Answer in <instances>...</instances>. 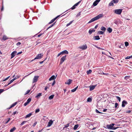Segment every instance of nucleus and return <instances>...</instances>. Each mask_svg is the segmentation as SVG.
Instances as JSON below:
<instances>
[{"label":"nucleus","mask_w":132,"mask_h":132,"mask_svg":"<svg viewBox=\"0 0 132 132\" xmlns=\"http://www.w3.org/2000/svg\"><path fill=\"white\" fill-rule=\"evenodd\" d=\"M103 16V14H101L96 16L95 17L92 19L88 23H89L96 20L100 18H101Z\"/></svg>","instance_id":"1"},{"label":"nucleus","mask_w":132,"mask_h":132,"mask_svg":"<svg viewBox=\"0 0 132 132\" xmlns=\"http://www.w3.org/2000/svg\"><path fill=\"white\" fill-rule=\"evenodd\" d=\"M122 11V9H116L114 10V13L117 14L119 15L120 14Z\"/></svg>","instance_id":"2"},{"label":"nucleus","mask_w":132,"mask_h":132,"mask_svg":"<svg viewBox=\"0 0 132 132\" xmlns=\"http://www.w3.org/2000/svg\"><path fill=\"white\" fill-rule=\"evenodd\" d=\"M43 56V54H38L36 56V57L34 58V59L32 60V61L35 60L36 59H41L42 57Z\"/></svg>","instance_id":"3"},{"label":"nucleus","mask_w":132,"mask_h":132,"mask_svg":"<svg viewBox=\"0 0 132 132\" xmlns=\"http://www.w3.org/2000/svg\"><path fill=\"white\" fill-rule=\"evenodd\" d=\"M114 125L113 123H111L110 125H107L105 128L109 129H112V126H113Z\"/></svg>","instance_id":"4"},{"label":"nucleus","mask_w":132,"mask_h":132,"mask_svg":"<svg viewBox=\"0 0 132 132\" xmlns=\"http://www.w3.org/2000/svg\"><path fill=\"white\" fill-rule=\"evenodd\" d=\"M66 55H65L62 57L60 59V64H62L66 59Z\"/></svg>","instance_id":"5"},{"label":"nucleus","mask_w":132,"mask_h":132,"mask_svg":"<svg viewBox=\"0 0 132 132\" xmlns=\"http://www.w3.org/2000/svg\"><path fill=\"white\" fill-rule=\"evenodd\" d=\"M87 46L86 45V44H85V45H82L81 46H80L79 47V48L81 49H82V50H85L87 48Z\"/></svg>","instance_id":"6"},{"label":"nucleus","mask_w":132,"mask_h":132,"mask_svg":"<svg viewBox=\"0 0 132 132\" xmlns=\"http://www.w3.org/2000/svg\"><path fill=\"white\" fill-rule=\"evenodd\" d=\"M16 53L17 52L16 51H15L13 52L11 54V58L12 59L14 57Z\"/></svg>","instance_id":"7"},{"label":"nucleus","mask_w":132,"mask_h":132,"mask_svg":"<svg viewBox=\"0 0 132 132\" xmlns=\"http://www.w3.org/2000/svg\"><path fill=\"white\" fill-rule=\"evenodd\" d=\"M39 76H35L33 79V82L34 83L37 81Z\"/></svg>","instance_id":"8"},{"label":"nucleus","mask_w":132,"mask_h":132,"mask_svg":"<svg viewBox=\"0 0 132 132\" xmlns=\"http://www.w3.org/2000/svg\"><path fill=\"white\" fill-rule=\"evenodd\" d=\"M127 104V101L124 100H123L122 102V106L124 107L125 106V105Z\"/></svg>","instance_id":"9"},{"label":"nucleus","mask_w":132,"mask_h":132,"mask_svg":"<svg viewBox=\"0 0 132 132\" xmlns=\"http://www.w3.org/2000/svg\"><path fill=\"white\" fill-rule=\"evenodd\" d=\"M101 0H96L93 3V5L94 6H96Z\"/></svg>","instance_id":"10"},{"label":"nucleus","mask_w":132,"mask_h":132,"mask_svg":"<svg viewBox=\"0 0 132 132\" xmlns=\"http://www.w3.org/2000/svg\"><path fill=\"white\" fill-rule=\"evenodd\" d=\"M96 85H92L91 86H89L90 87L89 90L90 91L92 90H93L95 88V87L96 86Z\"/></svg>","instance_id":"11"},{"label":"nucleus","mask_w":132,"mask_h":132,"mask_svg":"<svg viewBox=\"0 0 132 132\" xmlns=\"http://www.w3.org/2000/svg\"><path fill=\"white\" fill-rule=\"evenodd\" d=\"M53 123V121L52 120H50L47 124L48 127H50L51 126Z\"/></svg>","instance_id":"12"},{"label":"nucleus","mask_w":132,"mask_h":132,"mask_svg":"<svg viewBox=\"0 0 132 132\" xmlns=\"http://www.w3.org/2000/svg\"><path fill=\"white\" fill-rule=\"evenodd\" d=\"M57 77V75L55 76L54 75L52 76L49 79V80L51 81L55 79Z\"/></svg>","instance_id":"13"},{"label":"nucleus","mask_w":132,"mask_h":132,"mask_svg":"<svg viewBox=\"0 0 132 132\" xmlns=\"http://www.w3.org/2000/svg\"><path fill=\"white\" fill-rule=\"evenodd\" d=\"M95 30L94 29H90L89 31V34L90 35L93 32H94L95 31Z\"/></svg>","instance_id":"14"},{"label":"nucleus","mask_w":132,"mask_h":132,"mask_svg":"<svg viewBox=\"0 0 132 132\" xmlns=\"http://www.w3.org/2000/svg\"><path fill=\"white\" fill-rule=\"evenodd\" d=\"M61 54H68V52L66 50H64L61 52Z\"/></svg>","instance_id":"15"},{"label":"nucleus","mask_w":132,"mask_h":132,"mask_svg":"<svg viewBox=\"0 0 132 132\" xmlns=\"http://www.w3.org/2000/svg\"><path fill=\"white\" fill-rule=\"evenodd\" d=\"M17 103V102H15L13 104H12L11 105V106H10V107L9 108H8L7 109H10L11 108H12V107H13L15 105H16V104Z\"/></svg>","instance_id":"16"},{"label":"nucleus","mask_w":132,"mask_h":132,"mask_svg":"<svg viewBox=\"0 0 132 132\" xmlns=\"http://www.w3.org/2000/svg\"><path fill=\"white\" fill-rule=\"evenodd\" d=\"M72 81V80L70 79H69L67 82H65V84L70 85Z\"/></svg>","instance_id":"17"},{"label":"nucleus","mask_w":132,"mask_h":132,"mask_svg":"<svg viewBox=\"0 0 132 132\" xmlns=\"http://www.w3.org/2000/svg\"><path fill=\"white\" fill-rule=\"evenodd\" d=\"M56 20V19L55 18H54L53 19H52L50 21V22H49L47 24V25H48V24H51L52 23H53Z\"/></svg>","instance_id":"18"},{"label":"nucleus","mask_w":132,"mask_h":132,"mask_svg":"<svg viewBox=\"0 0 132 132\" xmlns=\"http://www.w3.org/2000/svg\"><path fill=\"white\" fill-rule=\"evenodd\" d=\"M100 39V38L98 36H96L94 37V40H98Z\"/></svg>","instance_id":"19"},{"label":"nucleus","mask_w":132,"mask_h":132,"mask_svg":"<svg viewBox=\"0 0 132 132\" xmlns=\"http://www.w3.org/2000/svg\"><path fill=\"white\" fill-rule=\"evenodd\" d=\"M32 115L31 113H30L27 115L25 118H27L30 117Z\"/></svg>","instance_id":"20"},{"label":"nucleus","mask_w":132,"mask_h":132,"mask_svg":"<svg viewBox=\"0 0 132 132\" xmlns=\"http://www.w3.org/2000/svg\"><path fill=\"white\" fill-rule=\"evenodd\" d=\"M8 39V38L5 35H4L2 38V39L4 40H6Z\"/></svg>","instance_id":"21"},{"label":"nucleus","mask_w":132,"mask_h":132,"mask_svg":"<svg viewBox=\"0 0 132 132\" xmlns=\"http://www.w3.org/2000/svg\"><path fill=\"white\" fill-rule=\"evenodd\" d=\"M16 129V128L15 127H14L13 128L11 129V130H10V132H13Z\"/></svg>","instance_id":"22"},{"label":"nucleus","mask_w":132,"mask_h":132,"mask_svg":"<svg viewBox=\"0 0 132 132\" xmlns=\"http://www.w3.org/2000/svg\"><path fill=\"white\" fill-rule=\"evenodd\" d=\"M107 30V31H108L110 33H111L112 32V29L111 28H110V27L108 28Z\"/></svg>","instance_id":"23"},{"label":"nucleus","mask_w":132,"mask_h":132,"mask_svg":"<svg viewBox=\"0 0 132 132\" xmlns=\"http://www.w3.org/2000/svg\"><path fill=\"white\" fill-rule=\"evenodd\" d=\"M114 5L113 1H112L109 4V6H113Z\"/></svg>","instance_id":"24"},{"label":"nucleus","mask_w":132,"mask_h":132,"mask_svg":"<svg viewBox=\"0 0 132 132\" xmlns=\"http://www.w3.org/2000/svg\"><path fill=\"white\" fill-rule=\"evenodd\" d=\"M79 127V125L78 124H77L76 125H75L74 127H73V129L75 130L77 128H78V127Z\"/></svg>","instance_id":"25"},{"label":"nucleus","mask_w":132,"mask_h":132,"mask_svg":"<svg viewBox=\"0 0 132 132\" xmlns=\"http://www.w3.org/2000/svg\"><path fill=\"white\" fill-rule=\"evenodd\" d=\"M101 29L104 31H105L106 29L105 27L102 26L101 27Z\"/></svg>","instance_id":"26"},{"label":"nucleus","mask_w":132,"mask_h":132,"mask_svg":"<svg viewBox=\"0 0 132 132\" xmlns=\"http://www.w3.org/2000/svg\"><path fill=\"white\" fill-rule=\"evenodd\" d=\"M54 96V95H52L49 96L48 97L49 99L50 100L52 99L53 98V97Z\"/></svg>","instance_id":"27"},{"label":"nucleus","mask_w":132,"mask_h":132,"mask_svg":"<svg viewBox=\"0 0 132 132\" xmlns=\"http://www.w3.org/2000/svg\"><path fill=\"white\" fill-rule=\"evenodd\" d=\"M92 72V71L91 70H89L87 71L86 73L87 75H89Z\"/></svg>","instance_id":"28"},{"label":"nucleus","mask_w":132,"mask_h":132,"mask_svg":"<svg viewBox=\"0 0 132 132\" xmlns=\"http://www.w3.org/2000/svg\"><path fill=\"white\" fill-rule=\"evenodd\" d=\"M78 87V86H77L74 89H72L71 90V92H75L76 90L77 89V88Z\"/></svg>","instance_id":"29"},{"label":"nucleus","mask_w":132,"mask_h":132,"mask_svg":"<svg viewBox=\"0 0 132 132\" xmlns=\"http://www.w3.org/2000/svg\"><path fill=\"white\" fill-rule=\"evenodd\" d=\"M42 93H39L36 96V97L38 98L40 97L42 95Z\"/></svg>","instance_id":"30"},{"label":"nucleus","mask_w":132,"mask_h":132,"mask_svg":"<svg viewBox=\"0 0 132 132\" xmlns=\"http://www.w3.org/2000/svg\"><path fill=\"white\" fill-rule=\"evenodd\" d=\"M98 33L99 34L103 35L104 34V32L102 31H99L98 32Z\"/></svg>","instance_id":"31"},{"label":"nucleus","mask_w":132,"mask_h":132,"mask_svg":"<svg viewBox=\"0 0 132 132\" xmlns=\"http://www.w3.org/2000/svg\"><path fill=\"white\" fill-rule=\"evenodd\" d=\"M92 101V99L90 97L88 98L87 99V102H91Z\"/></svg>","instance_id":"32"},{"label":"nucleus","mask_w":132,"mask_h":132,"mask_svg":"<svg viewBox=\"0 0 132 132\" xmlns=\"http://www.w3.org/2000/svg\"><path fill=\"white\" fill-rule=\"evenodd\" d=\"M64 127L63 128V129L69 127V123H68L67 125H64Z\"/></svg>","instance_id":"33"},{"label":"nucleus","mask_w":132,"mask_h":132,"mask_svg":"<svg viewBox=\"0 0 132 132\" xmlns=\"http://www.w3.org/2000/svg\"><path fill=\"white\" fill-rule=\"evenodd\" d=\"M112 1L115 4H117L118 2V0H112Z\"/></svg>","instance_id":"34"},{"label":"nucleus","mask_w":132,"mask_h":132,"mask_svg":"<svg viewBox=\"0 0 132 132\" xmlns=\"http://www.w3.org/2000/svg\"><path fill=\"white\" fill-rule=\"evenodd\" d=\"M27 121H23L20 124V125L22 126L23 125L24 123L27 122Z\"/></svg>","instance_id":"35"},{"label":"nucleus","mask_w":132,"mask_h":132,"mask_svg":"<svg viewBox=\"0 0 132 132\" xmlns=\"http://www.w3.org/2000/svg\"><path fill=\"white\" fill-rule=\"evenodd\" d=\"M31 98H28V99L27 100V102H28V103H29V102L31 101Z\"/></svg>","instance_id":"36"},{"label":"nucleus","mask_w":132,"mask_h":132,"mask_svg":"<svg viewBox=\"0 0 132 132\" xmlns=\"http://www.w3.org/2000/svg\"><path fill=\"white\" fill-rule=\"evenodd\" d=\"M130 76H125L124 78L126 80H127L128 79H129V78Z\"/></svg>","instance_id":"37"},{"label":"nucleus","mask_w":132,"mask_h":132,"mask_svg":"<svg viewBox=\"0 0 132 132\" xmlns=\"http://www.w3.org/2000/svg\"><path fill=\"white\" fill-rule=\"evenodd\" d=\"M132 57V55H131L130 56H127L125 58V59H130V58H131Z\"/></svg>","instance_id":"38"},{"label":"nucleus","mask_w":132,"mask_h":132,"mask_svg":"<svg viewBox=\"0 0 132 132\" xmlns=\"http://www.w3.org/2000/svg\"><path fill=\"white\" fill-rule=\"evenodd\" d=\"M125 45L126 47H127L129 45V43L128 42H125Z\"/></svg>","instance_id":"39"},{"label":"nucleus","mask_w":132,"mask_h":132,"mask_svg":"<svg viewBox=\"0 0 132 132\" xmlns=\"http://www.w3.org/2000/svg\"><path fill=\"white\" fill-rule=\"evenodd\" d=\"M56 23V22H54L49 27L50 28H51L53 26H54L55 24Z\"/></svg>","instance_id":"40"},{"label":"nucleus","mask_w":132,"mask_h":132,"mask_svg":"<svg viewBox=\"0 0 132 132\" xmlns=\"http://www.w3.org/2000/svg\"><path fill=\"white\" fill-rule=\"evenodd\" d=\"M30 90H27V91L26 92V93L25 94V95L27 94H28L30 92Z\"/></svg>","instance_id":"41"},{"label":"nucleus","mask_w":132,"mask_h":132,"mask_svg":"<svg viewBox=\"0 0 132 132\" xmlns=\"http://www.w3.org/2000/svg\"><path fill=\"white\" fill-rule=\"evenodd\" d=\"M81 1H80L78 2L77 3H76V4H75L74 5L75 6V7L77 6L79 4V3Z\"/></svg>","instance_id":"42"},{"label":"nucleus","mask_w":132,"mask_h":132,"mask_svg":"<svg viewBox=\"0 0 132 132\" xmlns=\"http://www.w3.org/2000/svg\"><path fill=\"white\" fill-rule=\"evenodd\" d=\"M116 98L119 102L120 101L121 99L119 97L116 96Z\"/></svg>","instance_id":"43"},{"label":"nucleus","mask_w":132,"mask_h":132,"mask_svg":"<svg viewBox=\"0 0 132 132\" xmlns=\"http://www.w3.org/2000/svg\"><path fill=\"white\" fill-rule=\"evenodd\" d=\"M96 112L97 113H102L99 111L97 110H96Z\"/></svg>","instance_id":"44"},{"label":"nucleus","mask_w":132,"mask_h":132,"mask_svg":"<svg viewBox=\"0 0 132 132\" xmlns=\"http://www.w3.org/2000/svg\"><path fill=\"white\" fill-rule=\"evenodd\" d=\"M39 111L40 110L39 109H37L36 110L35 112L36 113H37L39 112Z\"/></svg>","instance_id":"45"},{"label":"nucleus","mask_w":132,"mask_h":132,"mask_svg":"<svg viewBox=\"0 0 132 132\" xmlns=\"http://www.w3.org/2000/svg\"><path fill=\"white\" fill-rule=\"evenodd\" d=\"M10 118H9L8 120H7V121H6L5 122V124H6L8 123V122L10 121Z\"/></svg>","instance_id":"46"},{"label":"nucleus","mask_w":132,"mask_h":132,"mask_svg":"<svg viewBox=\"0 0 132 132\" xmlns=\"http://www.w3.org/2000/svg\"><path fill=\"white\" fill-rule=\"evenodd\" d=\"M10 77V76H9L7 77V78H5V79H4L3 80V81H6V80H7Z\"/></svg>","instance_id":"47"},{"label":"nucleus","mask_w":132,"mask_h":132,"mask_svg":"<svg viewBox=\"0 0 132 132\" xmlns=\"http://www.w3.org/2000/svg\"><path fill=\"white\" fill-rule=\"evenodd\" d=\"M118 104L117 103H116L115 104V108H117V107Z\"/></svg>","instance_id":"48"},{"label":"nucleus","mask_w":132,"mask_h":132,"mask_svg":"<svg viewBox=\"0 0 132 132\" xmlns=\"http://www.w3.org/2000/svg\"><path fill=\"white\" fill-rule=\"evenodd\" d=\"M80 13H81V12H79L78 14H77V15H76V16L77 17H78L79 16L80 14H80Z\"/></svg>","instance_id":"49"},{"label":"nucleus","mask_w":132,"mask_h":132,"mask_svg":"<svg viewBox=\"0 0 132 132\" xmlns=\"http://www.w3.org/2000/svg\"><path fill=\"white\" fill-rule=\"evenodd\" d=\"M75 5H74L71 8V9L72 10H73V9H75L76 7H75Z\"/></svg>","instance_id":"50"},{"label":"nucleus","mask_w":132,"mask_h":132,"mask_svg":"<svg viewBox=\"0 0 132 132\" xmlns=\"http://www.w3.org/2000/svg\"><path fill=\"white\" fill-rule=\"evenodd\" d=\"M4 90L2 89H0V94L3 92Z\"/></svg>","instance_id":"51"},{"label":"nucleus","mask_w":132,"mask_h":132,"mask_svg":"<svg viewBox=\"0 0 132 132\" xmlns=\"http://www.w3.org/2000/svg\"><path fill=\"white\" fill-rule=\"evenodd\" d=\"M37 122H35L33 124V125H32V126L33 127H34L37 124Z\"/></svg>","instance_id":"52"},{"label":"nucleus","mask_w":132,"mask_h":132,"mask_svg":"<svg viewBox=\"0 0 132 132\" xmlns=\"http://www.w3.org/2000/svg\"><path fill=\"white\" fill-rule=\"evenodd\" d=\"M28 104H29L28 102H25L24 105V106H26Z\"/></svg>","instance_id":"53"},{"label":"nucleus","mask_w":132,"mask_h":132,"mask_svg":"<svg viewBox=\"0 0 132 132\" xmlns=\"http://www.w3.org/2000/svg\"><path fill=\"white\" fill-rule=\"evenodd\" d=\"M118 128V127H113V126H112V129H111L115 130V129H117V128Z\"/></svg>","instance_id":"54"},{"label":"nucleus","mask_w":132,"mask_h":132,"mask_svg":"<svg viewBox=\"0 0 132 132\" xmlns=\"http://www.w3.org/2000/svg\"><path fill=\"white\" fill-rule=\"evenodd\" d=\"M21 44V43L20 42H18L16 44V45L17 46H19Z\"/></svg>","instance_id":"55"},{"label":"nucleus","mask_w":132,"mask_h":132,"mask_svg":"<svg viewBox=\"0 0 132 132\" xmlns=\"http://www.w3.org/2000/svg\"><path fill=\"white\" fill-rule=\"evenodd\" d=\"M55 81L54 80L53 81V82L52 84V86H53L55 84Z\"/></svg>","instance_id":"56"},{"label":"nucleus","mask_w":132,"mask_h":132,"mask_svg":"<svg viewBox=\"0 0 132 132\" xmlns=\"http://www.w3.org/2000/svg\"><path fill=\"white\" fill-rule=\"evenodd\" d=\"M97 48H98V49L99 50H104V49L100 47H97Z\"/></svg>","instance_id":"57"},{"label":"nucleus","mask_w":132,"mask_h":132,"mask_svg":"<svg viewBox=\"0 0 132 132\" xmlns=\"http://www.w3.org/2000/svg\"><path fill=\"white\" fill-rule=\"evenodd\" d=\"M22 51L20 52H19L17 54V55H19L21 54L22 53Z\"/></svg>","instance_id":"58"},{"label":"nucleus","mask_w":132,"mask_h":132,"mask_svg":"<svg viewBox=\"0 0 132 132\" xmlns=\"http://www.w3.org/2000/svg\"><path fill=\"white\" fill-rule=\"evenodd\" d=\"M13 82L12 81V80H10V82L9 83H8V85H10V84L11 83H12V82Z\"/></svg>","instance_id":"59"},{"label":"nucleus","mask_w":132,"mask_h":132,"mask_svg":"<svg viewBox=\"0 0 132 132\" xmlns=\"http://www.w3.org/2000/svg\"><path fill=\"white\" fill-rule=\"evenodd\" d=\"M103 74L104 75H108L109 74V73H104L103 72Z\"/></svg>","instance_id":"60"},{"label":"nucleus","mask_w":132,"mask_h":132,"mask_svg":"<svg viewBox=\"0 0 132 132\" xmlns=\"http://www.w3.org/2000/svg\"><path fill=\"white\" fill-rule=\"evenodd\" d=\"M16 112L15 111L12 114V115H14L15 114H16Z\"/></svg>","instance_id":"61"},{"label":"nucleus","mask_w":132,"mask_h":132,"mask_svg":"<svg viewBox=\"0 0 132 132\" xmlns=\"http://www.w3.org/2000/svg\"><path fill=\"white\" fill-rule=\"evenodd\" d=\"M131 112V111L130 110H129L128 111H127L126 112L127 113H130V112Z\"/></svg>","instance_id":"62"},{"label":"nucleus","mask_w":132,"mask_h":132,"mask_svg":"<svg viewBox=\"0 0 132 132\" xmlns=\"http://www.w3.org/2000/svg\"><path fill=\"white\" fill-rule=\"evenodd\" d=\"M61 54V52L59 53L58 55H57V57H58V56H59Z\"/></svg>","instance_id":"63"},{"label":"nucleus","mask_w":132,"mask_h":132,"mask_svg":"<svg viewBox=\"0 0 132 132\" xmlns=\"http://www.w3.org/2000/svg\"><path fill=\"white\" fill-rule=\"evenodd\" d=\"M42 34H42V33H41V34H39V35H38V37H40L41 36H42Z\"/></svg>","instance_id":"64"}]
</instances>
